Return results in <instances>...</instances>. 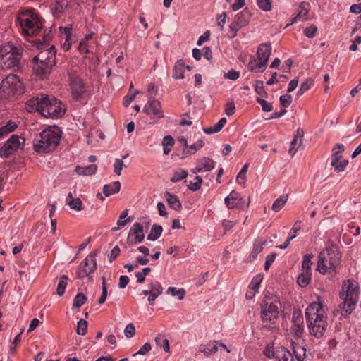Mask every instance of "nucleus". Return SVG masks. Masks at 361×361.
I'll use <instances>...</instances> for the list:
<instances>
[{"mask_svg": "<svg viewBox=\"0 0 361 361\" xmlns=\"http://www.w3.org/2000/svg\"><path fill=\"white\" fill-rule=\"evenodd\" d=\"M292 326L290 327V333L295 339L302 337L304 329V318L301 310H296L293 312Z\"/></svg>", "mask_w": 361, "mask_h": 361, "instance_id": "nucleus-15", "label": "nucleus"}, {"mask_svg": "<svg viewBox=\"0 0 361 361\" xmlns=\"http://www.w3.org/2000/svg\"><path fill=\"white\" fill-rule=\"evenodd\" d=\"M348 164V161L346 159H340L339 161L331 162V165L334 168V171L336 172L343 171Z\"/></svg>", "mask_w": 361, "mask_h": 361, "instance_id": "nucleus-51", "label": "nucleus"}, {"mask_svg": "<svg viewBox=\"0 0 361 361\" xmlns=\"http://www.w3.org/2000/svg\"><path fill=\"white\" fill-rule=\"evenodd\" d=\"M121 188L119 181L113 182L111 184H106L103 187V193L106 197H109L115 193H118Z\"/></svg>", "mask_w": 361, "mask_h": 361, "instance_id": "nucleus-33", "label": "nucleus"}, {"mask_svg": "<svg viewBox=\"0 0 361 361\" xmlns=\"http://www.w3.org/2000/svg\"><path fill=\"white\" fill-rule=\"evenodd\" d=\"M123 167H126V166L123 164V160L120 159H116L114 164V173L116 175L120 176L121 174V171L123 169Z\"/></svg>", "mask_w": 361, "mask_h": 361, "instance_id": "nucleus-62", "label": "nucleus"}, {"mask_svg": "<svg viewBox=\"0 0 361 361\" xmlns=\"http://www.w3.org/2000/svg\"><path fill=\"white\" fill-rule=\"evenodd\" d=\"M43 42H36V47L40 51L33 58V61H39L44 64L54 66L56 65V49L54 45L49 47V35L44 36Z\"/></svg>", "mask_w": 361, "mask_h": 361, "instance_id": "nucleus-9", "label": "nucleus"}, {"mask_svg": "<svg viewBox=\"0 0 361 361\" xmlns=\"http://www.w3.org/2000/svg\"><path fill=\"white\" fill-rule=\"evenodd\" d=\"M86 300L87 298L83 293H78L74 298L73 306L75 307H80L85 304Z\"/></svg>", "mask_w": 361, "mask_h": 361, "instance_id": "nucleus-54", "label": "nucleus"}, {"mask_svg": "<svg viewBox=\"0 0 361 361\" xmlns=\"http://www.w3.org/2000/svg\"><path fill=\"white\" fill-rule=\"evenodd\" d=\"M271 0H257L259 8L264 11H269L271 9Z\"/></svg>", "mask_w": 361, "mask_h": 361, "instance_id": "nucleus-58", "label": "nucleus"}, {"mask_svg": "<svg viewBox=\"0 0 361 361\" xmlns=\"http://www.w3.org/2000/svg\"><path fill=\"white\" fill-rule=\"evenodd\" d=\"M226 121H227V120L226 118H222L219 121V122L217 123H216L213 126H211L207 128H204V132L207 135H211V134L218 133L223 128V127L226 124Z\"/></svg>", "mask_w": 361, "mask_h": 361, "instance_id": "nucleus-35", "label": "nucleus"}, {"mask_svg": "<svg viewBox=\"0 0 361 361\" xmlns=\"http://www.w3.org/2000/svg\"><path fill=\"white\" fill-rule=\"evenodd\" d=\"M265 243V241L262 242L260 240H256L255 242L253 249L252 251V255H253V257H256L259 253H260L262 251Z\"/></svg>", "mask_w": 361, "mask_h": 361, "instance_id": "nucleus-57", "label": "nucleus"}, {"mask_svg": "<svg viewBox=\"0 0 361 361\" xmlns=\"http://www.w3.org/2000/svg\"><path fill=\"white\" fill-rule=\"evenodd\" d=\"M195 182H190V184L188 185L189 189L191 190L192 191L198 190L201 188L202 183V179L199 176H195Z\"/></svg>", "mask_w": 361, "mask_h": 361, "instance_id": "nucleus-60", "label": "nucleus"}, {"mask_svg": "<svg viewBox=\"0 0 361 361\" xmlns=\"http://www.w3.org/2000/svg\"><path fill=\"white\" fill-rule=\"evenodd\" d=\"M142 111L153 121V123H155L159 119L164 117L161 104L157 99H149L143 107Z\"/></svg>", "mask_w": 361, "mask_h": 361, "instance_id": "nucleus-14", "label": "nucleus"}, {"mask_svg": "<svg viewBox=\"0 0 361 361\" xmlns=\"http://www.w3.org/2000/svg\"><path fill=\"white\" fill-rule=\"evenodd\" d=\"M226 121H227V120L226 118H222L219 121V122L217 123H216L213 126H211L207 128H204V132L207 135H211V134L218 133L223 128V127L226 124Z\"/></svg>", "mask_w": 361, "mask_h": 361, "instance_id": "nucleus-37", "label": "nucleus"}, {"mask_svg": "<svg viewBox=\"0 0 361 361\" xmlns=\"http://www.w3.org/2000/svg\"><path fill=\"white\" fill-rule=\"evenodd\" d=\"M299 8L300 11H298L297 15L290 20V22L286 26V27L298 21H303L305 20V18L310 11L309 5L307 4L302 2L300 4Z\"/></svg>", "mask_w": 361, "mask_h": 361, "instance_id": "nucleus-21", "label": "nucleus"}, {"mask_svg": "<svg viewBox=\"0 0 361 361\" xmlns=\"http://www.w3.org/2000/svg\"><path fill=\"white\" fill-rule=\"evenodd\" d=\"M311 302L305 310L307 328L310 335L319 338L323 336L327 326V314L324 301L320 296Z\"/></svg>", "mask_w": 361, "mask_h": 361, "instance_id": "nucleus-1", "label": "nucleus"}, {"mask_svg": "<svg viewBox=\"0 0 361 361\" xmlns=\"http://www.w3.org/2000/svg\"><path fill=\"white\" fill-rule=\"evenodd\" d=\"M23 92V84L16 75L10 74L0 85V99H7Z\"/></svg>", "mask_w": 361, "mask_h": 361, "instance_id": "nucleus-10", "label": "nucleus"}, {"mask_svg": "<svg viewBox=\"0 0 361 361\" xmlns=\"http://www.w3.org/2000/svg\"><path fill=\"white\" fill-rule=\"evenodd\" d=\"M292 346L293 353L297 360L303 361L306 357V349L304 347L300 346L294 342H292Z\"/></svg>", "mask_w": 361, "mask_h": 361, "instance_id": "nucleus-34", "label": "nucleus"}, {"mask_svg": "<svg viewBox=\"0 0 361 361\" xmlns=\"http://www.w3.org/2000/svg\"><path fill=\"white\" fill-rule=\"evenodd\" d=\"M18 20L23 34L27 35H35L42 27V23L38 15L31 10L21 11L18 16Z\"/></svg>", "mask_w": 361, "mask_h": 361, "instance_id": "nucleus-7", "label": "nucleus"}, {"mask_svg": "<svg viewBox=\"0 0 361 361\" xmlns=\"http://www.w3.org/2000/svg\"><path fill=\"white\" fill-rule=\"evenodd\" d=\"M162 231L163 229L161 226L154 224L152 226L150 233L147 235V240L150 241H154L157 240L160 237Z\"/></svg>", "mask_w": 361, "mask_h": 361, "instance_id": "nucleus-41", "label": "nucleus"}, {"mask_svg": "<svg viewBox=\"0 0 361 361\" xmlns=\"http://www.w3.org/2000/svg\"><path fill=\"white\" fill-rule=\"evenodd\" d=\"M73 4L72 1L56 0L52 13L55 16H59L61 13L68 11V8Z\"/></svg>", "mask_w": 361, "mask_h": 361, "instance_id": "nucleus-22", "label": "nucleus"}, {"mask_svg": "<svg viewBox=\"0 0 361 361\" xmlns=\"http://www.w3.org/2000/svg\"><path fill=\"white\" fill-rule=\"evenodd\" d=\"M314 81L310 78H307L305 80H303L301 82L300 89L297 92L298 95H302L306 91L310 89Z\"/></svg>", "mask_w": 361, "mask_h": 361, "instance_id": "nucleus-48", "label": "nucleus"}, {"mask_svg": "<svg viewBox=\"0 0 361 361\" xmlns=\"http://www.w3.org/2000/svg\"><path fill=\"white\" fill-rule=\"evenodd\" d=\"M196 164H198L203 172L212 171L215 166V162L210 158L203 157L197 161Z\"/></svg>", "mask_w": 361, "mask_h": 361, "instance_id": "nucleus-32", "label": "nucleus"}, {"mask_svg": "<svg viewBox=\"0 0 361 361\" xmlns=\"http://www.w3.org/2000/svg\"><path fill=\"white\" fill-rule=\"evenodd\" d=\"M277 347L275 348L274 344H268L264 348L263 353L268 358H276Z\"/></svg>", "mask_w": 361, "mask_h": 361, "instance_id": "nucleus-50", "label": "nucleus"}, {"mask_svg": "<svg viewBox=\"0 0 361 361\" xmlns=\"http://www.w3.org/2000/svg\"><path fill=\"white\" fill-rule=\"evenodd\" d=\"M174 145V140L171 135L165 136L162 140L164 154L168 155L171 147Z\"/></svg>", "mask_w": 361, "mask_h": 361, "instance_id": "nucleus-45", "label": "nucleus"}, {"mask_svg": "<svg viewBox=\"0 0 361 361\" xmlns=\"http://www.w3.org/2000/svg\"><path fill=\"white\" fill-rule=\"evenodd\" d=\"M97 170V166L94 164H90L86 166H77L75 171L78 175L83 176H92L96 173Z\"/></svg>", "mask_w": 361, "mask_h": 361, "instance_id": "nucleus-29", "label": "nucleus"}, {"mask_svg": "<svg viewBox=\"0 0 361 361\" xmlns=\"http://www.w3.org/2000/svg\"><path fill=\"white\" fill-rule=\"evenodd\" d=\"M288 200V195H283L277 198L273 203L271 209L277 212L286 204Z\"/></svg>", "mask_w": 361, "mask_h": 361, "instance_id": "nucleus-44", "label": "nucleus"}, {"mask_svg": "<svg viewBox=\"0 0 361 361\" xmlns=\"http://www.w3.org/2000/svg\"><path fill=\"white\" fill-rule=\"evenodd\" d=\"M150 291L152 293H155L157 295H160L163 292V288L161 283L158 281H153L149 284Z\"/></svg>", "mask_w": 361, "mask_h": 361, "instance_id": "nucleus-55", "label": "nucleus"}, {"mask_svg": "<svg viewBox=\"0 0 361 361\" xmlns=\"http://www.w3.org/2000/svg\"><path fill=\"white\" fill-rule=\"evenodd\" d=\"M66 204L71 207V209L80 212L82 209V202L78 197L73 198L71 192H69L66 199Z\"/></svg>", "mask_w": 361, "mask_h": 361, "instance_id": "nucleus-30", "label": "nucleus"}, {"mask_svg": "<svg viewBox=\"0 0 361 361\" xmlns=\"http://www.w3.org/2000/svg\"><path fill=\"white\" fill-rule=\"evenodd\" d=\"M240 28L241 27L235 21L232 22L229 25L228 37L230 39L234 38L237 35V32Z\"/></svg>", "mask_w": 361, "mask_h": 361, "instance_id": "nucleus-59", "label": "nucleus"}, {"mask_svg": "<svg viewBox=\"0 0 361 361\" xmlns=\"http://www.w3.org/2000/svg\"><path fill=\"white\" fill-rule=\"evenodd\" d=\"M255 89L256 92L259 95H260L262 97H267V94L264 90L263 81L257 80L255 82Z\"/></svg>", "mask_w": 361, "mask_h": 361, "instance_id": "nucleus-64", "label": "nucleus"}, {"mask_svg": "<svg viewBox=\"0 0 361 361\" xmlns=\"http://www.w3.org/2000/svg\"><path fill=\"white\" fill-rule=\"evenodd\" d=\"M303 136V130L302 129L298 128L296 130L294 138L290 142V146L288 150V153L291 157H293L297 152V151L301 147L302 145Z\"/></svg>", "mask_w": 361, "mask_h": 361, "instance_id": "nucleus-19", "label": "nucleus"}, {"mask_svg": "<svg viewBox=\"0 0 361 361\" xmlns=\"http://www.w3.org/2000/svg\"><path fill=\"white\" fill-rule=\"evenodd\" d=\"M224 202L228 209L241 208L244 201L240 195L235 190H232L224 199Z\"/></svg>", "mask_w": 361, "mask_h": 361, "instance_id": "nucleus-18", "label": "nucleus"}, {"mask_svg": "<svg viewBox=\"0 0 361 361\" xmlns=\"http://www.w3.org/2000/svg\"><path fill=\"white\" fill-rule=\"evenodd\" d=\"M218 343L216 341H209L205 345H200L199 346V351L203 353L206 357H209L215 354L218 351Z\"/></svg>", "mask_w": 361, "mask_h": 361, "instance_id": "nucleus-23", "label": "nucleus"}, {"mask_svg": "<svg viewBox=\"0 0 361 361\" xmlns=\"http://www.w3.org/2000/svg\"><path fill=\"white\" fill-rule=\"evenodd\" d=\"M339 295L343 302L339 307L342 314H350L354 310L360 295L358 283L354 279H347L343 281Z\"/></svg>", "mask_w": 361, "mask_h": 361, "instance_id": "nucleus-3", "label": "nucleus"}, {"mask_svg": "<svg viewBox=\"0 0 361 361\" xmlns=\"http://www.w3.org/2000/svg\"><path fill=\"white\" fill-rule=\"evenodd\" d=\"M311 276L312 273L302 271L301 274L298 277V283L301 287L307 286L310 281Z\"/></svg>", "mask_w": 361, "mask_h": 361, "instance_id": "nucleus-47", "label": "nucleus"}, {"mask_svg": "<svg viewBox=\"0 0 361 361\" xmlns=\"http://www.w3.org/2000/svg\"><path fill=\"white\" fill-rule=\"evenodd\" d=\"M267 66V63L262 61H258L257 58H252L248 64L247 68L254 73H262Z\"/></svg>", "mask_w": 361, "mask_h": 361, "instance_id": "nucleus-24", "label": "nucleus"}, {"mask_svg": "<svg viewBox=\"0 0 361 361\" xmlns=\"http://www.w3.org/2000/svg\"><path fill=\"white\" fill-rule=\"evenodd\" d=\"M345 147L343 144L337 143L335 145L332 149L331 162H335L342 159V153Z\"/></svg>", "mask_w": 361, "mask_h": 361, "instance_id": "nucleus-40", "label": "nucleus"}, {"mask_svg": "<svg viewBox=\"0 0 361 361\" xmlns=\"http://www.w3.org/2000/svg\"><path fill=\"white\" fill-rule=\"evenodd\" d=\"M204 146V142L201 140H197L195 144L188 146V149L185 151L184 153L185 154H195L197 150L201 149Z\"/></svg>", "mask_w": 361, "mask_h": 361, "instance_id": "nucleus-52", "label": "nucleus"}, {"mask_svg": "<svg viewBox=\"0 0 361 361\" xmlns=\"http://www.w3.org/2000/svg\"><path fill=\"white\" fill-rule=\"evenodd\" d=\"M262 279L263 277L260 274L255 276L249 285V289L253 290L257 293Z\"/></svg>", "mask_w": 361, "mask_h": 361, "instance_id": "nucleus-49", "label": "nucleus"}, {"mask_svg": "<svg viewBox=\"0 0 361 361\" xmlns=\"http://www.w3.org/2000/svg\"><path fill=\"white\" fill-rule=\"evenodd\" d=\"M165 197L171 208L174 210L181 209L182 204L176 195H174L169 192H166Z\"/></svg>", "mask_w": 361, "mask_h": 361, "instance_id": "nucleus-31", "label": "nucleus"}, {"mask_svg": "<svg viewBox=\"0 0 361 361\" xmlns=\"http://www.w3.org/2000/svg\"><path fill=\"white\" fill-rule=\"evenodd\" d=\"M33 62L32 73L35 76L40 80H44L51 74L53 66L41 63L39 61Z\"/></svg>", "mask_w": 361, "mask_h": 361, "instance_id": "nucleus-17", "label": "nucleus"}, {"mask_svg": "<svg viewBox=\"0 0 361 361\" xmlns=\"http://www.w3.org/2000/svg\"><path fill=\"white\" fill-rule=\"evenodd\" d=\"M140 222H135L129 230L127 243L129 245H135L142 243L145 239L144 226L148 228L151 220L149 216H143L140 219Z\"/></svg>", "mask_w": 361, "mask_h": 361, "instance_id": "nucleus-11", "label": "nucleus"}, {"mask_svg": "<svg viewBox=\"0 0 361 361\" xmlns=\"http://www.w3.org/2000/svg\"><path fill=\"white\" fill-rule=\"evenodd\" d=\"M41 114L45 118H61L66 111V108L61 101L56 97L42 95Z\"/></svg>", "mask_w": 361, "mask_h": 361, "instance_id": "nucleus-8", "label": "nucleus"}, {"mask_svg": "<svg viewBox=\"0 0 361 361\" xmlns=\"http://www.w3.org/2000/svg\"><path fill=\"white\" fill-rule=\"evenodd\" d=\"M250 18V13L247 10H244L236 15L234 21L242 28L247 25Z\"/></svg>", "mask_w": 361, "mask_h": 361, "instance_id": "nucleus-28", "label": "nucleus"}, {"mask_svg": "<svg viewBox=\"0 0 361 361\" xmlns=\"http://www.w3.org/2000/svg\"><path fill=\"white\" fill-rule=\"evenodd\" d=\"M39 140L34 144V149L38 153L54 151L61 140V130L56 126H50L40 133Z\"/></svg>", "mask_w": 361, "mask_h": 361, "instance_id": "nucleus-4", "label": "nucleus"}, {"mask_svg": "<svg viewBox=\"0 0 361 361\" xmlns=\"http://www.w3.org/2000/svg\"><path fill=\"white\" fill-rule=\"evenodd\" d=\"M281 302L276 296H265L260 303V318L264 327L275 324L279 317Z\"/></svg>", "mask_w": 361, "mask_h": 361, "instance_id": "nucleus-5", "label": "nucleus"}, {"mask_svg": "<svg viewBox=\"0 0 361 361\" xmlns=\"http://www.w3.org/2000/svg\"><path fill=\"white\" fill-rule=\"evenodd\" d=\"M130 221V218L123 219H120V217H119L116 222L117 226L111 228V231L112 232H116L118 230H120L121 228L125 227Z\"/></svg>", "mask_w": 361, "mask_h": 361, "instance_id": "nucleus-63", "label": "nucleus"}, {"mask_svg": "<svg viewBox=\"0 0 361 361\" xmlns=\"http://www.w3.org/2000/svg\"><path fill=\"white\" fill-rule=\"evenodd\" d=\"M23 49L14 46L11 42L0 46L1 67L4 70L18 68Z\"/></svg>", "mask_w": 361, "mask_h": 361, "instance_id": "nucleus-6", "label": "nucleus"}, {"mask_svg": "<svg viewBox=\"0 0 361 361\" xmlns=\"http://www.w3.org/2000/svg\"><path fill=\"white\" fill-rule=\"evenodd\" d=\"M314 257L313 254L310 253L307 254L303 257V260L302 262V271H307L309 273H312V259Z\"/></svg>", "mask_w": 361, "mask_h": 361, "instance_id": "nucleus-42", "label": "nucleus"}, {"mask_svg": "<svg viewBox=\"0 0 361 361\" xmlns=\"http://www.w3.org/2000/svg\"><path fill=\"white\" fill-rule=\"evenodd\" d=\"M69 88L72 97L79 100L86 92V87L82 79L75 73L68 74Z\"/></svg>", "mask_w": 361, "mask_h": 361, "instance_id": "nucleus-13", "label": "nucleus"}, {"mask_svg": "<svg viewBox=\"0 0 361 361\" xmlns=\"http://www.w3.org/2000/svg\"><path fill=\"white\" fill-rule=\"evenodd\" d=\"M17 126L15 122L11 121H8L5 126L0 128V138L14 131Z\"/></svg>", "mask_w": 361, "mask_h": 361, "instance_id": "nucleus-43", "label": "nucleus"}, {"mask_svg": "<svg viewBox=\"0 0 361 361\" xmlns=\"http://www.w3.org/2000/svg\"><path fill=\"white\" fill-rule=\"evenodd\" d=\"M87 322L81 319L78 321L77 324V334L78 335L84 336L87 332Z\"/></svg>", "mask_w": 361, "mask_h": 361, "instance_id": "nucleus-56", "label": "nucleus"}, {"mask_svg": "<svg viewBox=\"0 0 361 361\" xmlns=\"http://www.w3.org/2000/svg\"><path fill=\"white\" fill-rule=\"evenodd\" d=\"M185 63L183 60L179 59L178 60L173 66L172 77L175 80L178 79H183L185 78Z\"/></svg>", "mask_w": 361, "mask_h": 361, "instance_id": "nucleus-25", "label": "nucleus"}, {"mask_svg": "<svg viewBox=\"0 0 361 361\" xmlns=\"http://www.w3.org/2000/svg\"><path fill=\"white\" fill-rule=\"evenodd\" d=\"M341 253L335 245H330L322 250L318 256L317 270L322 274H335L340 266Z\"/></svg>", "mask_w": 361, "mask_h": 361, "instance_id": "nucleus-2", "label": "nucleus"}, {"mask_svg": "<svg viewBox=\"0 0 361 361\" xmlns=\"http://www.w3.org/2000/svg\"><path fill=\"white\" fill-rule=\"evenodd\" d=\"M271 52V47L269 43L260 44L257 48V56L258 61L268 63Z\"/></svg>", "mask_w": 361, "mask_h": 361, "instance_id": "nucleus-20", "label": "nucleus"}, {"mask_svg": "<svg viewBox=\"0 0 361 361\" xmlns=\"http://www.w3.org/2000/svg\"><path fill=\"white\" fill-rule=\"evenodd\" d=\"M275 361H293L290 352L283 346L277 347L276 358Z\"/></svg>", "mask_w": 361, "mask_h": 361, "instance_id": "nucleus-27", "label": "nucleus"}, {"mask_svg": "<svg viewBox=\"0 0 361 361\" xmlns=\"http://www.w3.org/2000/svg\"><path fill=\"white\" fill-rule=\"evenodd\" d=\"M21 139L18 135H12L0 149V157H8L19 149L21 145Z\"/></svg>", "mask_w": 361, "mask_h": 361, "instance_id": "nucleus-16", "label": "nucleus"}, {"mask_svg": "<svg viewBox=\"0 0 361 361\" xmlns=\"http://www.w3.org/2000/svg\"><path fill=\"white\" fill-rule=\"evenodd\" d=\"M168 292H170L173 296H177L179 300L183 299L185 295L184 289H177L175 287H169Z\"/></svg>", "mask_w": 361, "mask_h": 361, "instance_id": "nucleus-61", "label": "nucleus"}, {"mask_svg": "<svg viewBox=\"0 0 361 361\" xmlns=\"http://www.w3.org/2000/svg\"><path fill=\"white\" fill-rule=\"evenodd\" d=\"M187 176L188 171L186 170L181 169L173 173V176L171 178V181L176 183L185 178Z\"/></svg>", "mask_w": 361, "mask_h": 361, "instance_id": "nucleus-53", "label": "nucleus"}, {"mask_svg": "<svg viewBox=\"0 0 361 361\" xmlns=\"http://www.w3.org/2000/svg\"><path fill=\"white\" fill-rule=\"evenodd\" d=\"M226 121H227V120L226 118H222L219 121V122L217 123H216L213 126H211L207 128H204V132L207 135H211V134L218 133L223 128V127L226 124Z\"/></svg>", "mask_w": 361, "mask_h": 361, "instance_id": "nucleus-38", "label": "nucleus"}, {"mask_svg": "<svg viewBox=\"0 0 361 361\" xmlns=\"http://www.w3.org/2000/svg\"><path fill=\"white\" fill-rule=\"evenodd\" d=\"M97 268L96 254L90 253L78 266L76 275L79 279L87 277L89 281H92L93 278L91 274L94 273Z\"/></svg>", "mask_w": 361, "mask_h": 361, "instance_id": "nucleus-12", "label": "nucleus"}, {"mask_svg": "<svg viewBox=\"0 0 361 361\" xmlns=\"http://www.w3.org/2000/svg\"><path fill=\"white\" fill-rule=\"evenodd\" d=\"M68 279V277L67 275H63L59 279V281L57 285L56 288V293L59 296H62L66 290V286H67V281Z\"/></svg>", "mask_w": 361, "mask_h": 361, "instance_id": "nucleus-46", "label": "nucleus"}, {"mask_svg": "<svg viewBox=\"0 0 361 361\" xmlns=\"http://www.w3.org/2000/svg\"><path fill=\"white\" fill-rule=\"evenodd\" d=\"M226 121H227V120L226 118H222L219 121V122L217 123H216L213 126H211L207 128H204V132L207 135H211V134L218 133L223 128V127L226 124Z\"/></svg>", "mask_w": 361, "mask_h": 361, "instance_id": "nucleus-36", "label": "nucleus"}, {"mask_svg": "<svg viewBox=\"0 0 361 361\" xmlns=\"http://www.w3.org/2000/svg\"><path fill=\"white\" fill-rule=\"evenodd\" d=\"M226 121H227V120L226 118H222L219 121V122L217 123H216L213 126H211L207 128H204V132L207 135H211V134L218 133L223 128V127L226 124Z\"/></svg>", "mask_w": 361, "mask_h": 361, "instance_id": "nucleus-39", "label": "nucleus"}, {"mask_svg": "<svg viewBox=\"0 0 361 361\" xmlns=\"http://www.w3.org/2000/svg\"><path fill=\"white\" fill-rule=\"evenodd\" d=\"M41 97H32L25 103V109L29 112L38 111L41 113Z\"/></svg>", "mask_w": 361, "mask_h": 361, "instance_id": "nucleus-26", "label": "nucleus"}]
</instances>
